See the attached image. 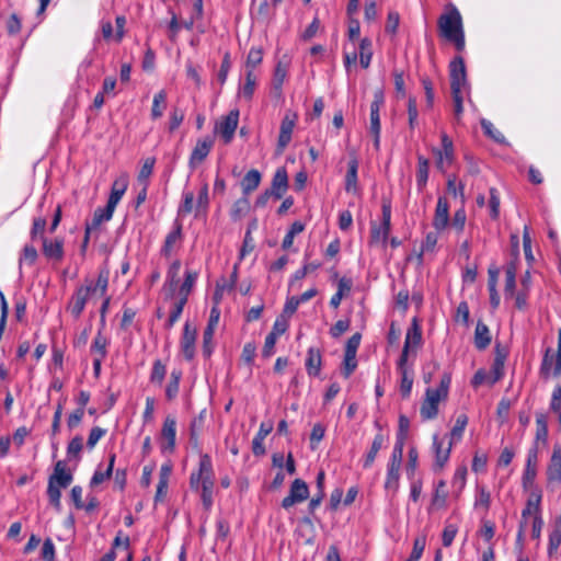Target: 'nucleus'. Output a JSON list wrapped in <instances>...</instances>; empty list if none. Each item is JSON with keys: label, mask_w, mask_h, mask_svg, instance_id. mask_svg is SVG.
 Masks as SVG:
<instances>
[{"label": "nucleus", "mask_w": 561, "mask_h": 561, "mask_svg": "<svg viewBox=\"0 0 561 561\" xmlns=\"http://www.w3.org/2000/svg\"><path fill=\"white\" fill-rule=\"evenodd\" d=\"M421 327L419 325L417 320L414 318L411 327L407 331L404 346L398 362V370L401 374L400 390L403 397H408L410 394L413 383L412 370L409 369V367L407 366L408 357L410 352H412L415 355V348H417L421 345Z\"/></svg>", "instance_id": "obj_1"}, {"label": "nucleus", "mask_w": 561, "mask_h": 561, "mask_svg": "<svg viewBox=\"0 0 561 561\" xmlns=\"http://www.w3.org/2000/svg\"><path fill=\"white\" fill-rule=\"evenodd\" d=\"M437 27L439 36L454 44L457 51L461 53L465 50L466 41L462 18L454 4L446 7V12L438 18Z\"/></svg>", "instance_id": "obj_2"}, {"label": "nucleus", "mask_w": 561, "mask_h": 561, "mask_svg": "<svg viewBox=\"0 0 561 561\" xmlns=\"http://www.w3.org/2000/svg\"><path fill=\"white\" fill-rule=\"evenodd\" d=\"M190 486L195 491L201 489L203 505L209 510L213 505L214 471L211 459L207 454L201 456L198 470L191 473Z\"/></svg>", "instance_id": "obj_3"}, {"label": "nucleus", "mask_w": 561, "mask_h": 561, "mask_svg": "<svg viewBox=\"0 0 561 561\" xmlns=\"http://www.w3.org/2000/svg\"><path fill=\"white\" fill-rule=\"evenodd\" d=\"M451 377L449 374H444L438 388H427L425 391V399L421 405V416L423 420H433L438 414V403L445 400L448 396Z\"/></svg>", "instance_id": "obj_4"}, {"label": "nucleus", "mask_w": 561, "mask_h": 561, "mask_svg": "<svg viewBox=\"0 0 561 561\" xmlns=\"http://www.w3.org/2000/svg\"><path fill=\"white\" fill-rule=\"evenodd\" d=\"M72 482V474L67 471L66 463L59 460L55 463L54 472L48 479L47 495L50 504L59 511L61 507V489H66Z\"/></svg>", "instance_id": "obj_5"}, {"label": "nucleus", "mask_w": 561, "mask_h": 561, "mask_svg": "<svg viewBox=\"0 0 561 561\" xmlns=\"http://www.w3.org/2000/svg\"><path fill=\"white\" fill-rule=\"evenodd\" d=\"M385 95L382 90L376 91L374 101L370 104L369 124L367 126V137L373 140V146L376 151L380 150V107L383 105Z\"/></svg>", "instance_id": "obj_6"}, {"label": "nucleus", "mask_w": 561, "mask_h": 561, "mask_svg": "<svg viewBox=\"0 0 561 561\" xmlns=\"http://www.w3.org/2000/svg\"><path fill=\"white\" fill-rule=\"evenodd\" d=\"M94 291L95 288L93 287V283L91 280H87L84 285L79 286L75 290L67 304L66 310L70 312L76 320L79 319L84 310L88 299Z\"/></svg>", "instance_id": "obj_7"}, {"label": "nucleus", "mask_w": 561, "mask_h": 561, "mask_svg": "<svg viewBox=\"0 0 561 561\" xmlns=\"http://www.w3.org/2000/svg\"><path fill=\"white\" fill-rule=\"evenodd\" d=\"M239 123V111H230L226 116L221 117L215 126V133L220 135L224 142L230 144L233 139Z\"/></svg>", "instance_id": "obj_8"}, {"label": "nucleus", "mask_w": 561, "mask_h": 561, "mask_svg": "<svg viewBox=\"0 0 561 561\" xmlns=\"http://www.w3.org/2000/svg\"><path fill=\"white\" fill-rule=\"evenodd\" d=\"M450 90L463 91L467 84V71L465 60L461 56H456L449 65Z\"/></svg>", "instance_id": "obj_9"}, {"label": "nucleus", "mask_w": 561, "mask_h": 561, "mask_svg": "<svg viewBox=\"0 0 561 561\" xmlns=\"http://www.w3.org/2000/svg\"><path fill=\"white\" fill-rule=\"evenodd\" d=\"M176 420L167 415L161 428V451L172 454L175 449Z\"/></svg>", "instance_id": "obj_10"}, {"label": "nucleus", "mask_w": 561, "mask_h": 561, "mask_svg": "<svg viewBox=\"0 0 561 561\" xmlns=\"http://www.w3.org/2000/svg\"><path fill=\"white\" fill-rule=\"evenodd\" d=\"M309 496V488L301 479H296L290 485L289 494L283 499L282 507L288 510L297 503H301Z\"/></svg>", "instance_id": "obj_11"}, {"label": "nucleus", "mask_w": 561, "mask_h": 561, "mask_svg": "<svg viewBox=\"0 0 561 561\" xmlns=\"http://www.w3.org/2000/svg\"><path fill=\"white\" fill-rule=\"evenodd\" d=\"M42 252L48 261L54 263L61 262L65 256L64 239L42 237Z\"/></svg>", "instance_id": "obj_12"}, {"label": "nucleus", "mask_w": 561, "mask_h": 561, "mask_svg": "<svg viewBox=\"0 0 561 561\" xmlns=\"http://www.w3.org/2000/svg\"><path fill=\"white\" fill-rule=\"evenodd\" d=\"M369 247L377 250H386V203L381 204L380 224L371 225Z\"/></svg>", "instance_id": "obj_13"}, {"label": "nucleus", "mask_w": 561, "mask_h": 561, "mask_svg": "<svg viewBox=\"0 0 561 561\" xmlns=\"http://www.w3.org/2000/svg\"><path fill=\"white\" fill-rule=\"evenodd\" d=\"M214 147V138L210 136H206L204 138H199L196 141L195 147L192 150L188 164L192 169H195L198 164H201L209 154L211 148Z\"/></svg>", "instance_id": "obj_14"}, {"label": "nucleus", "mask_w": 561, "mask_h": 561, "mask_svg": "<svg viewBox=\"0 0 561 561\" xmlns=\"http://www.w3.org/2000/svg\"><path fill=\"white\" fill-rule=\"evenodd\" d=\"M538 453L539 449L537 446H531L528 449L527 458H526V466L523 473V486L524 489H528L533 485L536 476H537V466H538Z\"/></svg>", "instance_id": "obj_15"}, {"label": "nucleus", "mask_w": 561, "mask_h": 561, "mask_svg": "<svg viewBox=\"0 0 561 561\" xmlns=\"http://www.w3.org/2000/svg\"><path fill=\"white\" fill-rule=\"evenodd\" d=\"M297 115L287 113L280 123L277 141V153H282L291 140V134L296 125Z\"/></svg>", "instance_id": "obj_16"}, {"label": "nucleus", "mask_w": 561, "mask_h": 561, "mask_svg": "<svg viewBox=\"0 0 561 561\" xmlns=\"http://www.w3.org/2000/svg\"><path fill=\"white\" fill-rule=\"evenodd\" d=\"M197 331L190 322H185L181 337V352L186 360H192L195 356V342Z\"/></svg>", "instance_id": "obj_17"}, {"label": "nucleus", "mask_w": 561, "mask_h": 561, "mask_svg": "<svg viewBox=\"0 0 561 561\" xmlns=\"http://www.w3.org/2000/svg\"><path fill=\"white\" fill-rule=\"evenodd\" d=\"M182 239V224L179 220H175L173 229L165 237L161 248V254L167 259L171 257L175 249L180 248Z\"/></svg>", "instance_id": "obj_18"}, {"label": "nucleus", "mask_w": 561, "mask_h": 561, "mask_svg": "<svg viewBox=\"0 0 561 561\" xmlns=\"http://www.w3.org/2000/svg\"><path fill=\"white\" fill-rule=\"evenodd\" d=\"M442 149L435 150L436 165L438 169H445V164L450 165L454 159V146L451 139L446 135H442Z\"/></svg>", "instance_id": "obj_19"}, {"label": "nucleus", "mask_w": 561, "mask_h": 561, "mask_svg": "<svg viewBox=\"0 0 561 561\" xmlns=\"http://www.w3.org/2000/svg\"><path fill=\"white\" fill-rule=\"evenodd\" d=\"M547 479L550 483H561V446L556 445L547 468Z\"/></svg>", "instance_id": "obj_20"}, {"label": "nucleus", "mask_w": 561, "mask_h": 561, "mask_svg": "<svg viewBox=\"0 0 561 561\" xmlns=\"http://www.w3.org/2000/svg\"><path fill=\"white\" fill-rule=\"evenodd\" d=\"M453 442H448L447 446H444V442L439 439L438 435L433 436V448L435 453V467L443 469L449 459Z\"/></svg>", "instance_id": "obj_21"}, {"label": "nucleus", "mask_w": 561, "mask_h": 561, "mask_svg": "<svg viewBox=\"0 0 561 561\" xmlns=\"http://www.w3.org/2000/svg\"><path fill=\"white\" fill-rule=\"evenodd\" d=\"M288 188V175L285 168H278L273 176L271 193L276 199H280Z\"/></svg>", "instance_id": "obj_22"}, {"label": "nucleus", "mask_w": 561, "mask_h": 561, "mask_svg": "<svg viewBox=\"0 0 561 561\" xmlns=\"http://www.w3.org/2000/svg\"><path fill=\"white\" fill-rule=\"evenodd\" d=\"M449 220V205L446 197H438L433 226L437 231L446 228Z\"/></svg>", "instance_id": "obj_23"}, {"label": "nucleus", "mask_w": 561, "mask_h": 561, "mask_svg": "<svg viewBox=\"0 0 561 561\" xmlns=\"http://www.w3.org/2000/svg\"><path fill=\"white\" fill-rule=\"evenodd\" d=\"M128 186V175L122 174L118 179L113 182L111 194L107 201L110 207L115 208L119 203L121 198L125 194Z\"/></svg>", "instance_id": "obj_24"}, {"label": "nucleus", "mask_w": 561, "mask_h": 561, "mask_svg": "<svg viewBox=\"0 0 561 561\" xmlns=\"http://www.w3.org/2000/svg\"><path fill=\"white\" fill-rule=\"evenodd\" d=\"M548 442V415L543 412L536 413V434L533 446L539 448V444L547 445Z\"/></svg>", "instance_id": "obj_25"}, {"label": "nucleus", "mask_w": 561, "mask_h": 561, "mask_svg": "<svg viewBox=\"0 0 561 561\" xmlns=\"http://www.w3.org/2000/svg\"><path fill=\"white\" fill-rule=\"evenodd\" d=\"M375 425L377 426L379 433L376 435V437L371 444V447L364 459L363 466L365 468H368L374 463L377 454L380 451V449L383 446V435L381 434L382 425H381L380 420L377 419L375 421Z\"/></svg>", "instance_id": "obj_26"}, {"label": "nucleus", "mask_w": 561, "mask_h": 561, "mask_svg": "<svg viewBox=\"0 0 561 561\" xmlns=\"http://www.w3.org/2000/svg\"><path fill=\"white\" fill-rule=\"evenodd\" d=\"M321 353L318 348L310 347L306 358V369L310 376H318L321 370Z\"/></svg>", "instance_id": "obj_27"}, {"label": "nucleus", "mask_w": 561, "mask_h": 561, "mask_svg": "<svg viewBox=\"0 0 561 561\" xmlns=\"http://www.w3.org/2000/svg\"><path fill=\"white\" fill-rule=\"evenodd\" d=\"M491 343V333L488 325L481 321L477 323L474 331V345L478 350H485Z\"/></svg>", "instance_id": "obj_28"}, {"label": "nucleus", "mask_w": 561, "mask_h": 561, "mask_svg": "<svg viewBox=\"0 0 561 561\" xmlns=\"http://www.w3.org/2000/svg\"><path fill=\"white\" fill-rule=\"evenodd\" d=\"M352 289V280L346 277H342L337 283V290L330 300V306L337 309L344 297L348 296Z\"/></svg>", "instance_id": "obj_29"}, {"label": "nucleus", "mask_w": 561, "mask_h": 561, "mask_svg": "<svg viewBox=\"0 0 561 561\" xmlns=\"http://www.w3.org/2000/svg\"><path fill=\"white\" fill-rule=\"evenodd\" d=\"M261 180L262 176L257 170L252 169L249 172H247V174L243 176L241 181L242 193L244 195L251 194L259 187Z\"/></svg>", "instance_id": "obj_30"}, {"label": "nucleus", "mask_w": 561, "mask_h": 561, "mask_svg": "<svg viewBox=\"0 0 561 561\" xmlns=\"http://www.w3.org/2000/svg\"><path fill=\"white\" fill-rule=\"evenodd\" d=\"M357 169H358V160L354 156L348 162V170L346 173V183H345V190L348 193H356L357 192Z\"/></svg>", "instance_id": "obj_31"}, {"label": "nucleus", "mask_w": 561, "mask_h": 561, "mask_svg": "<svg viewBox=\"0 0 561 561\" xmlns=\"http://www.w3.org/2000/svg\"><path fill=\"white\" fill-rule=\"evenodd\" d=\"M182 378V371L180 369H173L170 374V379L165 387V398L172 401L176 398L180 390V381Z\"/></svg>", "instance_id": "obj_32"}, {"label": "nucleus", "mask_w": 561, "mask_h": 561, "mask_svg": "<svg viewBox=\"0 0 561 561\" xmlns=\"http://www.w3.org/2000/svg\"><path fill=\"white\" fill-rule=\"evenodd\" d=\"M167 91L160 90L157 92L152 100V107H151V118L158 119L163 115V111L167 107Z\"/></svg>", "instance_id": "obj_33"}, {"label": "nucleus", "mask_w": 561, "mask_h": 561, "mask_svg": "<svg viewBox=\"0 0 561 561\" xmlns=\"http://www.w3.org/2000/svg\"><path fill=\"white\" fill-rule=\"evenodd\" d=\"M409 427H410L409 419L404 415H401L399 419V431H398V435H397V444L393 449L394 458L397 457V454H399L400 456L402 454V446H403L404 439L407 438Z\"/></svg>", "instance_id": "obj_34"}, {"label": "nucleus", "mask_w": 561, "mask_h": 561, "mask_svg": "<svg viewBox=\"0 0 561 561\" xmlns=\"http://www.w3.org/2000/svg\"><path fill=\"white\" fill-rule=\"evenodd\" d=\"M114 210L115 208L110 207L107 204L104 208H96L92 221L88 222L87 226L91 227V229H96L103 221H108L112 218Z\"/></svg>", "instance_id": "obj_35"}, {"label": "nucleus", "mask_w": 561, "mask_h": 561, "mask_svg": "<svg viewBox=\"0 0 561 561\" xmlns=\"http://www.w3.org/2000/svg\"><path fill=\"white\" fill-rule=\"evenodd\" d=\"M540 501H541L540 494L533 493L529 496V499L526 503V507L522 512V520L523 522H526V519L529 515L540 516Z\"/></svg>", "instance_id": "obj_36"}, {"label": "nucleus", "mask_w": 561, "mask_h": 561, "mask_svg": "<svg viewBox=\"0 0 561 561\" xmlns=\"http://www.w3.org/2000/svg\"><path fill=\"white\" fill-rule=\"evenodd\" d=\"M165 365L160 359H156L152 364V369L149 377L150 382L157 386H161L165 378Z\"/></svg>", "instance_id": "obj_37"}, {"label": "nucleus", "mask_w": 561, "mask_h": 561, "mask_svg": "<svg viewBox=\"0 0 561 561\" xmlns=\"http://www.w3.org/2000/svg\"><path fill=\"white\" fill-rule=\"evenodd\" d=\"M255 85H256V76L254 75V72L251 69L247 70L245 83L241 88L239 94L247 100H251L254 94Z\"/></svg>", "instance_id": "obj_38"}, {"label": "nucleus", "mask_w": 561, "mask_h": 561, "mask_svg": "<svg viewBox=\"0 0 561 561\" xmlns=\"http://www.w3.org/2000/svg\"><path fill=\"white\" fill-rule=\"evenodd\" d=\"M468 424V416L466 414H459L456 419V423L450 431L449 442H459L463 435L465 428Z\"/></svg>", "instance_id": "obj_39"}, {"label": "nucleus", "mask_w": 561, "mask_h": 561, "mask_svg": "<svg viewBox=\"0 0 561 561\" xmlns=\"http://www.w3.org/2000/svg\"><path fill=\"white\" fill-rule=\"evenodd\" d=\"M38 257L37 250L32 244H25L20 259H19V266L22 267L23 264H27L28 266H32L35 264L36 260Z\"/></svg>", "instance_id": "obj_40"}, {"label": "nucleus", "mask_w": 561, "mask_h": 561, "mask_svg": "<svg viewBox=\"0 0 561 561\" xmlns=\"http://www.w3.org/2000/svg\"><path fill=\"white\" fill-rule=\"evenodd\" d=\"M446 483L440 480L435 488V493L432 500V506L435 508H443L446 506L447 491L445 490Z\"/></svg>", "instance_id": "obj_41"}, {"label": "nucleus", "mask_w": 561, "mask_h": 561, "mask_svg": "<svg viewBox=\"0 0 561 561\" xmlns=\"http://www.w3.org/2000/svg\"><path fill=\"white\" fill-rule=\"evenodd\" d=\"M357 367L356 353L354 350H345L342 375L348 378Z\"/></svg>", "instance_id": "obj_42"}, {"label": "nucleus", "mask_w": 561, "mask_h": 561, "mask_svg": "<svg viewBox=\"0 0 561 561\" xmlns=\"http://www.w3.org/2000/svg\"><path fill=\"white\" fill-rule=\"evenodd\" d=\"M491 505V494L485 486L477 488V496L474 501L476 508H483L484 513H488Z\"/></svg>", "instance_id": "obj_43"}, {"label": "nucleus", "mask_w": 561, "mask_h": 561, "mask_svg": "<svg viewBox=\"0 0 561 561\" xmlns=\"http://www.w3.org/2000/svg\"><path fill=\"white\" fill-rule=\"evenodd\" d=\"M107 344V339L101 332H98L91 345V352L98 357H106Z\"/></svg>", "instance_id": "obj_44"}, {"label": "nucleus", "mask_w": 561, "mask_h": 561, "mask_svg": "<svg viewBox=\"0 0 561 561\" xmlns=\"http://www.w3.org/2000/svg\"><path fill=\"white\" fill-rule=\"evenodd\" d=\"M481 127L486 136L492 138L497 144H506L504 135L494 127V125L486 119L481 121Z\"/></svg>", "instance_id": "obj_45"}, {"label": "nucleus", "mask_w": 561, "mask_h": 561, "mask_svg": "<svg viewBox=\"0 0 561 561\" xmlns=\"http://www.w3.org/2000/svg\"><path fill=\"white\" fill-rule=\"evenodd\" d=\"M305 229V225L300 221H295L290 226L289 230L287 231L286 236L284 237V240L282 242V248L284 250L289 249L294 243V238L296 234H299Z\"/></svg>", "instance_id": "obj_46"}, {"label": "nucleus", "mask_w": 561, "mask_h": 561, "mask_svg": "<svg viewBox=\"0 0 561 561\" xmlns=\"http://www.w3.org/2000/svg\"><path fill=\"white\" fill-rule=\"evenodd\" d=\"M556 366V354L552 353L551 348H547L541 362L540 374L543 377H548L549 374L554 369Z\"/></svg>", "instance_id": "obj_47"}, {"label": "nucleus", "mask_w": 561, "mask_h": 561, "mask_svg": "<svg viewBox=\"0 0 561 561\" xmlns=\"http://www.w3.org/2000/svg\"><path fill=\"white\" fill-rule=\"evenodd\" d=\"M430 161L424 157H419L416 179L419 187H423L426 184L428 178Z\"/></svg>", "instance_id": "obj_48"}, {"label": "nucleus", "mask_w": 561, "mask_h": 561, "mask_svg": "<svg viewBox=\"0 0 561 561\" xmlns=\"http://www.w3.org/2000/svg\"><path fill=\"white\" fill-rule=\"evenodd\" d=\"M46 225L47 221L45 216L39 215L37 217H34L32 228L30 231L31 239L36 240L39 237V239L42 240V237H45L44 231L46 229Z\"/></svg>", "instance_id": "obj_49"}, {"label": "nucleus", "mask_w": 561, "mask_h": 561, "mask_svg": "<svg viewBox=\"0 0 561 561\" xmlns=\"http://www.w3.org/2000/svg\"><path fill=\"white\" fill-rule=\"evenodd\" d=\"M187 300L185 297H180L179 300L174 304L171 313L169 316V319L167 321V328L170 329L174 325V323L180 319L184 306L186 305Z\"/></svg>", "instance_id": "obj_50"}, {"label": "nucleus", "mask_w": 561, "mask_h": 561, "mask_svg": "<svg viewBox=\"0 0 561 561\" xmlns=\"http://www.w3.org/2000/svg\"><path fill=\"white\" fill-rule=\"evenodd\" d=\"M214 334H215V331L213 329L205 328L204 333H203L202 352L206 358L210 357V355L213 354V351H214V342H213Z\"/></svg>", "instance_id": "obj_51"}, {"label": "nucleus", "mask_w": 561, "mask_h": 561, "mask_svg": "<svg viewBox=\"0 0 561 561\" xmlns=\"http://www.w3.org/2000/svg\"><path fill=\"white\" fill-rule=\"evenodd\" d=\"M197 276H198L197 272L186 271L185 279L180 287V293H179L180 297H185L187 299L193 286L195 285Z\"/></svg>", "instance_id": "obj_52"}, {"label": "nucleus", "mask_w": 561, "mask_h": 561, "mask_svg": "<svg viewBox=\"0 0 561 561\" xmlns=\"http://www.w3.org/2000/svg\"><path fill=\"white\" fill-rule=\"evenodd\" d=\"M438 241V232H427L421 245V254L433 253Z\"/></svg>", "instance_id": "obj_53"}, {"label": "nucleus", "mask_w": 561, "mask_h": 561, "mask_svg": "<svg viewBox=\"0 0 561 561\" xmlns=\"http://www.w3.org/2000/svg\"><path fill=\"white\" fill-rule=\"evenodd\" d=\"M393 85H394V96L396 99H404L407 96L405 92V79L403 72H393Z\"/></svg>", "instance_id": "obj_54"}, {"label": "nucleus", "mask_w": 561, "mask_h": 561, "mask_svg": "<svg viewBox=\"0 0 561 561\" xmlns=\"http://www.w3.org/2000/svg\"><path fill=\"white\" fill-rule=\"evenodd\" d=\"M263 60V51L261 48L252 47L249 50L248 57H247V64L245 68L247 70H254L256 66H259Z\"/></svg>", "instance_id": "obj_55"}, {"label": "nucleus", "mask_w": 561, "mask_h": 561, "mask_svg": "<svg viewBox=\"0 0 561 561\" xmlns=\"http://www.w3.org/2000/svg\"><path fill=\"white\" fill-rule=\"evenodd\" d=\"M489 208H490V217L493 220H496L500 216V196H499V192L495 187L490 188Z\"/></svg>", "instance_id": "obj_56"}, {"label": "nucleus", "mask_w": 561, "mask_h": 561, "mask_svg": "<svg viewBox=\"0 0 561 561\" xmlns=\"http://www.w3.org/2000/svg\"><path fill=\"white\" fill-rule=\"evenodd\" d=\"M425 545H426L425 536L416 537L413 542L412 552H411L410 557L407 559V561H419L420 558L422 557L424 549H425Z\"/></svg>", "instance_id": "obj_57"}, {"label": "nucleus", "mask_w": 561, "mask_h": 561, "mask_svg": "<svg viewBox=\"0 0 561 561\" xmlns=\"http://www.w3.org/2000/svg\"><path fill=\"white\" fill-rule=\"evenodd\" d=\"M360 51H359V60L363 68H367L370 64L371 59V43L367 38L362 39L360 42Z\"/></svg>", "instance_id": "obj_58"}, {"label": "nucleus", "mask_w": 561, "mask_h": 561, "mask_svg": "<svg viewBox=\"0 0 561 561\" xmlns=\"http://www.w3.org/2000/svg\"><path fill=\"white\" fill-rule=\"evenodd\" d=\"M479 535L486 541L491 542L495 535V524L489 519H481V528L479 529Z\"/></svg>", "instance_id": "obj_59"}, {"label": "nucleus", "mask_w": 561, "mask_h": 561, "mask_svg": "<svg viewBox=\"0 0 561 561\" xmlns=\"http://www.w3.org/2000/svg\"><path fill=\"white\" fill-rule=\"evenodd\" d=\"M561 545V525H556L549 535L548 553L551 556Z\"/></svg>", "instance_id": "obj_60"}, {"label": "nucleus", "mask_w": 561, "mask_h": 561, "mask_svg": "<svg viewBox=\"0 0 561 561\" xmlns=\"http://www.w3.org/2000/svg\"><path fill=\"white\" fill-rule=\"evenodd\" d=\"M288 319L285 316H279L276 318L272 331L268 334L278 339L288 330Z\"/></svg>", "instance_id": "obj_61"}, {"label": "nucleus", "mask_w": 561, "mask_h": 561, "mask_svg": "<svg viewBox=\"0 0 561 561\" xmlns=\"http://www.w3.org/2000/svg\"><path fill=\"white\" fill-rule=\"evenodd\" d=\"M83 448V442L81 436H75L68 444L67 455L68 457L80 459V453Z\"/></svg>", "instance_id": "obj_62"}, {"label": "nucleus", "mask_w": 561, "mask_h": 561, "mask_svg": "<svg viewBox=\"0 0 561 561\" xmlns=\"http://www.w3.org/2000/svg\"><path fill=\"white\" fill-rule=\"evenodd\" d=\"M325 428L322 424H314L310 434V448L314 450L318 444L323 439Z\"/></svg>", "instance_id": "obj_63"}, {"label": "nucleus", "mask_w": 561, "mask_h": 561, "mask_svg": "<svg viewBox=\"0 0 561 561\" xmlns=\"http://www.w3.org/2000/svg\"><path fill=\"white\" fill-rule=\"evenodd\" d=\"M108 277H110V271L104 267L99 272L96 284L93 285L95 288V291L99 289L101 291V295L104 296L107 290L108 286Z\"/></svg>", "instance_id": "obj_64"}]
</instances>
